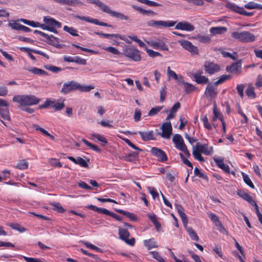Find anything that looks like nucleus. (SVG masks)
I'll list each match as a JSON object with an SVG mask.
<instances>
[{
    "mask_svg": "<svg viewBox=\"0 0 262 262\" xmlns=\"http://www.w3.org/2000/svg\"><path fill=\"white\" fill-rule=\"evenodd\" d=\"M193 78L198 84H205L209 83V79L205 76H199L195 75Z\"/></svg>",
    "mask_w": 262,
    "mask_h": 262,
    "instance_id": "obj_32",
    "label": "nucleus"
},
{
    "mask_svg": "<svg viewBox=\"0 0 262 262\" xmlns=\"http://www.w3.org/2000/svg\"><path fill=\"white\" fill-rule=\"evenodd\" d=\"M146 52H147L148 55L152 58H155L157 56H161V57L162 56V54L161 53H160L159 52L154 51V50L149 49L148 48L146 49Z\"/></svg>",
    "mask_w": 262,
    "mask_h": 262,
    "instance_id": "obj_55",
    "label": "nucleus"
},
{
    "mask_svg": "<svg viewBox=\"0 0 262 262\" xmlns=\"http://www.w3.org/2000/svg\"><path fill=\"white\" fill-rule=\"evenodd\" d=\"M95 34L98 35L100 36H103L105 38H109L111 37H115V38H120L123 39L121 35L119 34H107L102 32H95Z\"/></svg>",
    "mask_w": 262,
    "mask_h": 262,
    "instance_id": "obj_34",
    "label": "nucleus"
},
{
    "mask_svg": "<svg viewBox=\"0 0 262 262\" xmlns=\"http://www.w3.org/2000/svg\"><path fill=\"white\" fill-rule=\"evenodd\" d=\"M194 173L195 176H198L199 178L205 180H208V177L207 175L204 174L203 172H202L201 170L196 167L194 168Z\"/></svg>",
    "mask_w": 262,
    "mask_h": 262,
    "instance_id": "obj_51",
    "label": "nucleus"
},
{
    "mask_svg": "<svg viewBox=\"0 0 262 262\" xmlns=\"http://www.w3.org/2000/svg\"><path fill=\"white\" fill-rule=\"evenodd\" d=\"M204 94L207 97L214 98L216 97L217 93L215 90V88L213 86L212 83L209 82L208 83Z\"/></svg>",
    "mask_w": 262,
    "mask_h": 262,
    "instance_id": "obj_17",
    "label": "nucleus"
},
{
    "mask_svg": "<svg viewBox=\"0 0 262 262\" xmlns=\"http://www.w3.org/2000/svg\"><path fill=\"white\" fill-rule=\"evenodd\" d=\"M137 1H138L140 3L146 4V5H147L148 6H149L157 7V6H161V4H160L158 3H156V2H154V1H149V0H137Z\"/></svg>",
    "mask_w": 262,
    "mask_h": 262,
    "instance_id": "obj_48",
    "label": "nucleus"
},
{
    "mask_svg": "<svg viewBox=\"0 0 262 262\" xmlns=\"http://www.w3.org/2000/svg\"><path fill=\"white\" fill-rule=\"evenodd\" d=\"M43 20L45 24L49 25V26L51 27H56L58 28L61 27V24L60 22L57 21L54 18L50 16H45Z\"/></svg>",
    "mask_w": 262,
    "mask_h": 262,
    "instance_id": "obj_18",
    "label": "nucleus"
},
{
    "mask_svg": "<svg viewBox=\"0 0 262 262\" xmlns=\"http://www.w3.org/2000/svg\"><path fill=\"white\" fill-rule=\"evenodd\" d=\"M219 51H220V53L222 56L225 58H230L233 60H238V54L236 52H233V53L231 54L229 52L224 51L222 49H220Z\"/></svg>",
    "mask_w": 262,
    "mask_h": 262,
    "instance_id": "obj_27",
    "label": "nucleus"
},
{
    "mask_svg": "<svg viewBox=\"0 0 262 262\" xmlns=\"http://www.w3.org/2000/svg\"><path fill=\"white\" fill-rule=\"evenodd\" d=\"M205 71L212 75L220 70V66L212 62L206 61L204 64Z\"/></svg>",
    "mask_w": 262,
    "mask_h": 262,
    "instance_id": "obj_12",
    "label": "nucleus"
},
{
    "mask_svg": "<svg viewBox=\"0 0 262 262\" xmlns=\"http://www.w3.org/2000/svg\"><path fill=\"white\" fill-rule=\"evenodd\" d=\"M231 36L242 42H250L255 40V36L248 31L233 32Z\"/></svg>",
    "mask_w": 262,
    "mask_h": 262,
    "instance_id": "obj_4",
    "label": "nucleus"
},
{
    "mask_svg": "<svg viewBox=\"0 0 262 262\" xmlns=\"http://www.w3.org/2000/svg\"><path fill=\"white\" fill-rule=\"evenodd\" d=\"M74 62L76 63L81 64V65H85L86 64V61L85 59L81 58L79 56H74Z\"/></svg>",
    "mask_w": 262,
    "mask_h": 262,
    "instance_id": "obj_61",
    "label": "nucleus"
},
{
    "mask_svg": "<svg viewBox=\"0 0 262 262\" xmlns=\"http://www.w3.org/2000/svg\"><path fill=\"white\" fill-rule=\"evenodd\" d=\"M139 155V152H132L127 155L123 157L122 158L127 162H135L138 160Z\"/></svg>",
    "mask_w": 262,
    "mask_h": 262,
    "instance_id": "obj_23",
    "label": "nucleus"
},
{
    "mask_svg": "<svg viewBox=\"0 0 262 262\" xmlns=\"http://www.w3.org/2000/svg\"><path fill=\"white\" fill-rule=\"evenodd\" d=\"M129 235H130L129 232H128V231L127 229L122 228H119V238L121 240H122L124 242V241H125L126 239V238L129 237Z\"/></svg>",
    "mask_w": 262,
    "mask_h": 262,
    "instance_id": "obj_31",
    "label": "nucleus"
},
{
    "mask_svg": "<svg viewBox=\"0 0 262 262\" xmlns=\"http://www.w3.org/2000/svg\"><path fill=\"white\" fill-rule=\"evenodd\" d=\"M152 256L158 260L159 262H166L164 258L160 255L159 253L157 251L150 252Z\"/></svg>",
    "mask_w": 262,
    "mask_h": 262,
    "instance_id": "obj_52",
    "label": "nucleus"
},
{
    "mask_svg": "<svg viewBox=\"0 0 262 262\" xmlns=\"http://www.w3.org/2000/svg\"><path fill=\"white\" fill-rule=\"evenodd\" d=\"M175 29L187 31H192L194 30L195 27L193 25L187 21H181L177 24Z\"/></svg>",
    "mask_w": 262,
    "mask_h": 262,
    "instance_id": "obj_15",
    "label": "nucleus"
},
{
    "mask_svg": "<svg viewBox=\"0 0 262 262\" xmlns=\"http://www.w3.org/2000/svg\"><path fill=\"white\" fill-rule=\"evenodd\" d=\"M17 21H20L25 24H26L27 25H29L30 26L33 27H38L39 23L38 22H35L34 21L32 20H29L24 18H20L19 19H18Z\"/></svg>",
    "mask_w": 262,
    "mask_h": 262,
    "instance_id": "obj_42",
    "label": "nucleus"
},
{
    "mask_svg": "<svg viewBox=\"0 0 262 262\" xmlns=\"http://www.w3.org/2000/svg\"><path fill=\"white\" fill-rule=\"evenodd\" d=\"M179 156L184 164H185L187 166L191 168H193V166L191 163L188 160L185 158L184 155L182 153H180Z\"/></svg>",
    "mask_w": 262,
    "mask_h": 262,
    "instance_id": "obj_60",
    "label": "nucleus"
},
{
    "mask_svg": "<svg viewBox=\"0 0 262 262\" xmlns=\"http://www.w3.org/2000/svg\"><path fill=\"white\" fill-rule=\"evenodd\" d=\"M0 114L5 120H9L10 119L8 107L5 108H0Z\"/></svg>",
    "mask_w": 262,
    "mask_h": 262,
    "instance_id": "obj_41",
    "label": "nucleus"
},
{
    "mask_svg": "<svg viewBox=\"0 0 262 262\" xmlns=\"http://www.w3.org/2000/svg\"><path fill=\"white\" fill-rule=\"evenodd\" d=\"M195 148L200 152L206 155H211L213 152V149L212 146L208 147V144L203 145L199 142L196 143Z\"/></svg>",
    "mask_w": 262,
    "mask_h": 262,
    "instance_id": "obj_14",
    "label": "nucleus"
},
{
    "mask_svg": "<svg viewBox=\"0 0 262 262\" xmlns=\"http://www.w3.org/2000/svg\"><path fill=\"white\" fill-rule=\"evenodd\" d=\"M79 165L80 166L88 168L89 167V165L87 162L82 158L78 157L77 158V164Z\"/></svg>",
    "mask_w": 262,
    "mask_h": 262,
    "instance_id": "obj_57",
    "label": "nucleus"
},
{
    "mask_svg": "<svg viewBox=\"0 0 262 262\" xmlns=\"http://www.w3.org/2000/svg\"><path fill=\"white\" fill-rule=\"evenodd\" d=\"M49 163L53 166L57 167H61L62 164L56 159L51 158L49 159Z\"/></svg>",
    "mask_w": 262,
    "mask_h": 262,
    "instance_id": "obj_58",
    "label": "nucleus"
},
{
    "mask_svg": "<svg viewBox=\"0 0 262 262\" xmlns=\"http://www.w3.org/2000/svg\"><path fill=\"white\" fill-rule=\"evenodd\" d=\"M187 232H188L189 236L191 239L198 242L199 240V237L196 232L191 227L186 228Z\"/></svg>",
    "mask_w": 262,
    "mask_h": 262,
    "instance_id": "obj_36",
    "label": "nucleus"
},
{
    "mask_svg": "<svg viewBox=\"0 0 262 262\" xmlns=\"http://www.w3.org/2000/svg\"><path fill=\"white\" fill-rule=\"evenodd\" d=\"M78 185L79 187L86 190H91L92 189L91 186L82 181H80L78 183Z\"/></svg>",
    "mask_w": 262,
    "mask_h": 262,
    "instance_id": "obj_64",
    "label": "nucleus"
},
{
    "mask_svg": "<svg viewBox=\"0 0 262 262\" xmlns=\"http://www.w3.org/2000/svg\"><path fill=\"white\" fill-rule=\"evenodd\" d=\"M179 42L185 50L188 51L193 55L199 54V50L198 48L193 46L189 41L182 40H179Z\"/></svg>",
    "mask_w": 262,
    "mask_h": 262,
    "instance_id": "obj_10",
    "label": "nucleus"
},
{
    "mask_svg": "<svg viewBox=\"0 0 262 262\" xmlns=\"http://www.w3.org/2000/svg\"><path fill=\"white\" fill-rule=\"evenodd\" d=\"M227 29L225 27H215L210 29V32L212 35L222 34L225 33Z\"/></svg>",
    "mask_w": 262,
    "mask_h": 262,
    "instance_id": "obj_24",
    "label": "nucleus"
},
{
    "mask_svg": "<svg viewBox=\"0 0 262 262\" xmlns=\"http://www.w3.org/2000/svg\"><path fill=\"white\" fill-rule=\"evenodd\" d=\"M185 93L189 94L195 90L196 88L191 83L186 82L184 83Z\"/></svg>",
    "mask_w": 262,
    "mask_h": 262,
    "instance_id": "obj_47",
    "label": "nucleus"
},
{
    "mask_svg": "<svg viewBox=\"0 0 262 262\" xmlns=\"http://www.w3.org/2000/svg\"><path fill=\"white\" fill-rule=\"evenodd\" d=\"M172 141L174 143L176 147L180 150L186 146L184 143L183 138L179 134H175L173 136Z\"/></svg>",
    "mask_w": 262,
    "mask_h": 262,
    "instance_id": "obj_16",
    "label": "nucleus"
},
{
    "mask_svg": "<svg viewBox=\"0 0 262 262\" xmlns=\"http://www.w3.org/2000/svg\"><path fill=\"white\" fill-rule=\"evenodd\" d=\"M209 218L212 220V221L214 223L215 225L219 228V229L220 231H222L223 230H225V229L224 227L223 226L221 222L220 221L217 216H216L214 213H211L209 215Z\"/></svg>",
    "mask_w": 262,
    "mask_h": 262,
    "instance_id": "obj_22",
    "label": "nucleus"
},
{
    "mask_svg": "<svg viewBox=\"0 0 262 262\" xmlns=\"http://www.w3.org/2000/svg\"><path fill=\"white\" fill-rule=\"evenodd\" d=\"M51 36H52V37L51 42V43L54 44L51 45L57 48H60L61 47V46L59 43L58 38L54 36L53 35H51Z\"/></svg>",
    "mask_w": 262,
    "mask_h": 262,
    "instance_id": "obj_63",
    "label": "nucleus"
},
{
    "mask_svg": "<svg viewBox=\"0 0 262 262\" xmlns=\"http://www.w3.org/2000/svg\"><path fill=\"white\" fill-rule=\"evenodd\" d=\"M201 152H200L196 148H194V147H193V151H192V155H193L194 159H196V160H198L200 162H204L205 161V159L201 156Z\"/></svg>",
    "mask_w": 262,
    "mask_h": 262,
    "instance_id": "obj_40",
    "label": "nucleus"
},
{
    "mask_svg": "<svg viewBox=\"0 0 262 262\" xmlns=\"http://www.w3.org/2000/svg\"><path fill=\"white\" fill-rule=\"evenodd\" d=\"M87 208L99 213L109 215L118 221H121L122 220V217L121 216H119L105 208H99L93 205H89L87 206Z\"/></svg>",
    "mask_w": 262,
    "mask_h": 262,
    "instance_id": "obj_5",
    "label": "nucleus"
},
{
    "mask_svg": "<svg viewBox=\"0 0 262 262\" xmlns=\"http://www.w3.org/2000/svg\"><path fill=\"white\" fill-rule=\"evenodd\" d=\"M78 88H79V83L75 81H71L63 84L60 92L64 95H67L72 91L78 90Z\"/></svg>",
    "mask_w": 262,
    "mask_h": 262,
    "instance_id": "obj_7",
    "label": "nucleus"
},
{
    "mask_svg": "<svg viewBox=\"0 0 262 262\" xmlns=\"http://www.w3.org/2000/svg\"><path fill=\"white\" fill-rule=\"evenodd\" d=\"M73 16L74 18H78L81 20H85V21L89 22L91 23L100 26L101 21H99V20L97 19H94L90 17H86V16H81L77 14H73Z\"/></svg>",
    "mask_w": 262,
    "mask_h": 262,
    "instance_id": "obj_20",
    "label": "nucleus"
},
{
    "mask_svg": "<svg viewBox=\"0 0 262 262\" xmlns=\"http://www.w3.org/2000/svg\"><path fill=\"white\" fill-rule=\"evenodd\" d=\"M161 129H162V132L161 133H159V134L163 138L169 139L172 130L171 123L170 122H164L162 125Z\"/></svg>",
    "mask_w": 262,
    "mask_h": 262,
    "instance_id": "obj_11",
    "label": "nucleus"
},
{
    "mask_svg": "<svg viewBox=\"0 0 262 262\" xmlns=\"http://www.w3.org/2000/svg\"><path fill=\"white\" fill-rule=\"evenodd\" d=\"M63 30L73 36H78L77 30L73 27H70L67 26H64L63 28Z\"/></svg>",
    "mask_w": 262,
    "mask_h": 262,
    "instance_id": "obj_37",
    "label": "nucleus"
},
{
    "mask_svg": "<svg viewBox=\"0 0 262 262\" xmlns=\"http://www.w3.org/2000/svg\"><path fill=\"white\" fill-rule=\"evenodd\" d=\"M104 50L110 52L114 55H119L121 52L116 48L113 47H108L103 48Z\"/></svg>",
    "mask_w": 262,
    "mask_h": 262,
    "instance_id": "obj_50",
    "label": "nucleus"
},
{
    "mask_svg": "<svg viewBox=\"0 0 262 262\" xmlns=\"http://www.w3.org/2000/svg\"><path fill=\"white\" fill-rule=\"evenodd\" d=\"M146 42L155 49H160L163 51L168 50V46L161 39H158L157 40H151L146 41Z\"/></svg>",
    "mask_w": 262,
    "mask_h": 262,
    "instance_id": "obj_13",
    "label": "nucleus"
},
{
    "mask_svg": "<svg viewBox=\"0 0 262 262\" xmlns=\"http://www.w3.org/2000/svg\"><path fill=\"white\" fill-rule=\"evenodd\" d=\"M163 108V106H157L152 107L148 112V115L149 116H153L159 113Z\"/></svg>",
    "mask_w": 262,
    "mask_h": 262,
    "instance_id": "obj_53",
    "label": "nucleus"
},
{
    "mask_svg": "<svg viewBox=\"0 0 262 262\" xmlns=\"http://www.w3.org/2000/svg\"><path fill=\"white\" fill-rule=\"evenodd\" d=\"M73 16L74 18H78L81 20H85V21L89 22L91 23L100 26L101 21H99V20L97 19H94L90 17H86V16H81L77 14H73Z\"/></svg>",
    "mask_w": 262,
    "mask_h": 262,
    "instance_id": "obj_21",
    "label": "nucleus"
},
{
    "mask_svg": "<svg viewBox=\"0 0 262 262\" xmlns=\"http://www.w3.org/2000/svg\"><path fill=\"white\" fill-rule=\"evenodd\" d=\"M81 141L83 143H84L88 147H90L94 151L98 153H100L101 152V149L98 147L97 145L91 143L85 139H82Z\"/></svg>",
    "mask_w": 262,
    "mask_h": 262,
    "instance_id": "obj_33",
    "label": "nucleus"
},
{
    "mask_svg": "<svg viewBox=\"0 0 262 262\" xmlns=\"http://www.w3.org/2000/svg\"><path fill=\"white\" fill-rule=\"evenodd\" d=\"M244 88H245V85L243 84H238L236 86V90H237V93L242 98H243L244 97Z\"/></svg>",
    "mask_w": 262,
    "mask_h": 262,
    "instance_id": "obj_62",
    "label": "nucleus"
},
{
    "mask_svg": "<svg viewBox=\"0 0 262 262\" xmlns=\"http://www.w3.org/2000/svg\"><path fill=\"white\" fill-rule=\"evenodd\" d=\"M8 26L13 30L19 31L20 30L21 25L16 23L15 21H13V23H9Z\"/></svg>",
    "mask_w": 262,
    "mask_h": 262,
    "instance_id": "obj_59",
    "label": "nucleus"
},
{
    "mask_svg": "<svg viewBox=\"0 0 262 262\" xmlns=\"http://www.w3.org/2000/svg\"><path fill=\"white\" fill-rule=\"evenodd\" d=\"M79 87L78 90L81 92H89L94 89L93 85H81L80 83H79Z\"/></svg>",
    "mask_w": 262,
    "mask_h": 262,
    "instance_id": "obj_56",
    "label": "nucleus"
},
{
    "mask_svg": "<svg viewBox=\"0 0 262 262\" xmlns=\"http://www.w3.org/2000/svg\"><path fill=\"white\" fill-rule=\"evenodd\" d=\"M8 226L12 229L17 230L20 232H23L26 231V228L22 227L20 225L17 223H10Z\"/></svg>",
    "mask_w": 262,
    "mask_h": 262,
    "instance_id": "obj_45",
    "label": "nucleus"
},
{
    "mask_svg": "<svg viewBox=\"0 0 262 262\" xmlns=\"http://www.w3.org/2000/svg\"><path fill=\"white\" fill-rule=\"evenodd\" d=\"M242 59H238L236 62L226 66V70L228 73H232L237 76L240 75L242 73Z\"/></svg>",
    "mask_w": 262,
    "mask_h": 262,
    "instance_id": "obj_6",
    "label": "nucleus"
},
{
    "mask_svg": "<svg viewBox=\"0 0 262 262\" xmlns=\"http://www.w3.org/2000/svg\"><path fill=\"white\" fill-rule=\"evenodd\" d=\"M246 95L250 98H255L256 97V94L254 90V88L252 86H249L246 90Z\"/></svg>",
    "mask_w": 262,
    "mask_h": 262,
    "instance_id": "obj_49",
    "label": "nucleus"
},
{
    "mask_svg": "<svg viewBox=\"0 0 262 262\" xmlns=\"http://www.w3.org/2000/svg\"><path fill=\"white\" fill-rule=\"evenodd\" d=\"M237 194L249 203H251L253 201L252 196L243 190L238 189L237 191Z\"/></svg>",
    "mask_w": 262,
    "mask_h": 262,
    "instance_id": "obj_25",
    "label": "nucleus"
},
{
    "mask_svg": "<svg viewBox=\"0 0 262 262\" xmlns=\"http://www.w3.org/2000/svg\"><path fill=\"white\" fill-rule=\"evenodd\" d=\"M132 8L134 9H135V10L140 12L142 15H154L156 14L155 12H154L151 10H144L142 8L137 6L133 5Z\"/></svg>",
    "mask_w": 262,
    "mask_h": 262,
    "instance_id": "obj_29",
    "label": "nucleus"
},
{
    "mask_svg": "<svg viewBox=\"0 0 262 262\" xmlns=\"http://www.w3.org/2000/svg\"><path fill=\"white\" fill-rule=\"evenodd\" d=\"M51 107H53L56 111L61 110L64 107L63 102H57L52 101L51 103Z\"/></svg>",
    "mask_w": 262,
    "mask_h": 262,
    "instance_id": "obj_44",
    "label": "nucleus"
},
{
    "mask_svg": "<svg viewBox=\"0 0 262 262\" xmlns=\"http://www.w3.org/2000/svg\"><path fill=\"white\" fill-rule=\"evenodd\" d=\"M15 167L21 170L26 169L28 167V163L25 160H21L15 166Z\"/></svg>",
    "mask_w": 262,
    "mask_h": 262,
    "instance_id": "obj_46",
    "label": "nucleus"
},
{
    "mask_svg": "<svg viewBox=\"0 0 262 262\" xmlns=\"http://www.w3.org/2000/svg\"><path fill=\"white\" fill-rule=\"evenodd\" d=\"M194 38L200 42L207 44L209 43L211 41L210 37L208 35H198L196 36H195Z\"/></svg>",
    "mask_w": 262,
    "mask_h": 262,
    "instance_id": "obj_35",
    "label": "nucleus"
},
{
    "mask_svg": "<svg viewBox=\"0 0 262 262\" xmlns=\"http://www.w3.org/2000/svg\"><path fill=\"white\" fill-rule=\"evenodd\" d=\"M93 137L96 138L98 141L102 142V145L103 146H105L107 144V140L103 136L98 134H93L92 135Z\"/></svg>",
    "mask_w": 262,
    "mask_h": 262,
    "instance_id": "obj_43",
    "label": "nucleus"
},
{
    "mask_svg": "<svg viewBox=\"0 0 262 262\" xmlns=\"http://www.w3.org/2000/svg\"><path fill=\"white\" fill-rule=\"evenodd\" d=\"M26 70L31 72L32 74L37 75H48V73L40 69L33 67L31 69H25Z\"/></svg>",
    "mask_w": 262,
    "mask_h": 262,
    "instance_id": "obj_30",
    "label": "nucleus"
},
{
    "mask_svg": "<svg viewBox=\"0 0 262 262\" xmlns=\"http://www.w3.org/2000/svg\"><path fill=\"white\" fill-rule=\"evenodd\" d=\"M259 4L253 2H250L245 5V8L248 9H258Z\"/></svg>",
    "mask_w": 262,
    "mask_h": 262,
    "instance_id": "obj_54",
    "label": "nucleus"
},
{
    "mask_svg": "<svg viewBox=\"0 0 262 262\" xmlns=\"http://www.w3.org/2000/svg\"><path fill=\"white\" fill-rule=\"evenodd\" d=\"M176 22L173 21H163L150 20L147 22V25L149 27H155L160 28L161 27H173Z\"/></svg>",
    "mask_w": 262,
    "mask_h": 262,
    "instance_id": "obj_8",
    "label": "nucleus"
},
{
    "mask_svg": "<svg viewBox=\"0 0 262 262\" xmlns=\"http://www.w3.org/2000/svg\"><path fill=\"white\" fill-rule=\"evenodd\" d=\"M123 54L136 62L140 61L142 58L139 50L133 46H125L123 49Z\"/></svg>",
    "mask_w": 262,
    "mask_h": 262,
    "instance_id": "obj_3",
    "label": "nucleus"
},
{
    "mask_svg": "<svg viewBox=\"0 0 262 262\" xmlns=\"http://www.w3.org/2000/svg\"><path fill=\"white\" fill-rule=\"evenodd\" d=\"M143 243L148 250H150L152 248H157L158 247L154 238L145 239L143 241Z\"/></svg>",
    "mask_w": 262,
    "mask_h": 262,
    "instance_id": "obj_26",
    "label": "nucleus"
},
{
    "mask_svg": "<svg viewBox=\"0 0 262 262\" xmlns=\"http://www.w3.org/2000/svg\"><path fill=\"white\" fill-rule=\"evenodd\" d=\"M86 1L90 4H95L103 12L109 14L113 17L118 18L121 20H131L129 17L124 15L123 13L112 10L107 5L100 0H86Z\"/></svg>",
    "mask_w": 262,
    "mask_h": 262,
    "instance_id": "obj_1",
    "label": "nucleus"
},
{
    "mask_svg": "<svg viewBox=\"0 0 262 262\" xmlns=\"http://www.w3.org/2000/svg\"><path fill=\"white\" fill-rule=\"evenodd\" d=\"M242 174L243 179L244 182L248 186H249L250 188L254 189L255 188L254 185L253 184V183L252 182V181H251L250 178L249 177V176L247 174H246L244 172H242Z\"/></svg>",
    "mask_w": 262,
    "mask_h": 262,
    "instance_id": "obj_38",
    "label": "nucleus"
},
{
    "mask_svg": "<svg viewBox=\"0 0 262 262\" xmlns=\"http://www.w3.org/2000/svg\"><path fill=\"white\" fill-rule=\"evenodd\" d=\"M115 211L120 214H123L124 216H126L127 217L129 218L132 221H135L137 219L136 215L133 213L127 211H124L122 209H116Z\"/></svg>",
    "mask_w": 262,
    "mask_h": 262,
    "instance_id": "obj_28",
    "label": "nucleus"
},
{
    "mask_svg": "<svg viewBox=\"0 0 262 262\" xmlns=\"http://www.w3.org/2000/svg\"><path fill=\"white\" fill-rule=\"evenodd\" d=\"M51 205L53 206V209L54 210L57 211L59 213H62L65 211V209L59 203H51Z\"/></svg>",
    "mask_w": 262,
    "mask_h": 262,
    "instance_id": "obj_39",
    "label": "nucleus"
},
{
    "mask_svg": "<svg viewBox=\"0 0 262 262\" xmlns=\"http://www.w3.org/2000/svg\"><path fill=\"white\" fill-rule=\"evenodd\" d=\"M138 134L140 135L141 139L144 141L155 140L154 132L152 130H150L147 132H144L139 131Z\"/></svg>",
    "mask_w": 262,
    "mask_h": 262,
    "instance_id": "obj_19",
    "label": "nucleus"
},
{
    "mask_svg": "<svg viewBox=\"0 0 262 262\" xmlns=\"http://www.w3.org/2000/svg\"><path fill=\"white\" fill-rule=\"evenodd\" d=\"M40 101L39 98L33 95H18L14 96L13 98V101L20 104L22 106L35 105Z\"/></svg>",
    "mask_w": 262,
    "mask_h": 262,
    "instance_id": "obj_2",
    "label": "nucleus"
},
{
    "mask_svg": "<svg viewBox=\"0 0 262 262\" xmlns=\"http://www.w3.org/2000/svg\"><path fill=\"white\" fill-rule=\"evenodd\" d=\"M150 152L154 156L158 158L159 161L164 162L168 160L166 153L158 147H154L151 148Z\"/></svg>",
    "mask_w": 262,
    "mask_h": 262,
    "instance_id": "obj_9",
    "label": "nucleus"
}]
</instances>
